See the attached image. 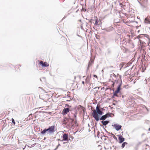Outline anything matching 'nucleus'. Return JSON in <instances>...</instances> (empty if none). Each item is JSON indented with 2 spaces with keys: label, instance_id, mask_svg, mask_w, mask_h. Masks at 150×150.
I'll list each match as a JSON object with an SVG mask.
<instances>
[{
  "label": "nucleus",
  "instance_id": "nucleus-1",
  "mask_svg": "<svg viewBox=\"0 0 150 150\" xmlns=\"http://www.w3.org/2000/svg\"><path fill=\"white\" fill-rule=\"evenodd\" d=\"M103 114V111L100 110L98 107V105H97L96 108V110H93L92 115L93 117L95 118V120L98 121L99 120V115H102Z\"/></svg>",
  "mask_w": 150,
  "mask_h": 150
},
{
  "label": "nucleus",
  "instance_id": "nucleus-2",
  "mask_svg": "<svg viewBox=\"0 0 150 150\" xmlns=\"http://www.w3.org/2000/svg\"><path fill=\"white\" fill-rule=\"evenodd\" d=\"M55 132V126H52L49 127L48 128H45L41 132V133L42 135L47 133V134L50 135L53 134Z\"/></svg>",
  "mask_w": 150,
  "mask_h": 150
},
{
  "label": "nucleus",
  "instance_id": "nucleus-3",
  "mask_svg": "<svg viewBox=\"0 0 150 150\" xmlns=\"http://www.w3.org/2000/svg\"><path fill=\"white\" fill-rule=\"evenodd\" d=\"M63 138V140L65 141H68L70 139L69 137V135L68 134L64 133L62 137Z\"/></svg>",
  "mask_w": 150,
  "mask_h": 150
},
{
  "label": "nucleus",
  "instance_id": "nucleus-4",
  "mask_svg": "<svg viewBox=\"0 0 150 150\" xmlns=\"http://www.w3.org/2000/svg\"><path fill=\"white\" fill-rule=\"evenodd\" d=\"M112 126H113L117 131L120 129L122 127L121 125L117 124H114V125H112Z\"/></svg>",
  "mask_w": 150,
  "mask_h": 150
},
{
  "label": "nucleus",
  "instance_id": "nucleus-5",
  "mask_svg": "<svg viewBox=\"0 0 150 150\" xmlns=\"http://www.w3.org/2000/svg\"><path fill=\"white\" fill-rule=\"evenodd\" d=\"M117 136L118 137L119 143H121L125 141V138L121 135H118Z\"/></svg>",
  "mask_w": 150,
  "mask_h": 150
},
{
  "label": "nucleus",
  "instance_id": "nucleus-6",
  "mask_svg": "<svg viewBox=\"0 0 150 150\" xmlns=\"http://www.w3.org/2000/svg\"><path fill=\"white\" fill-rule=\"evenodd\" d=\"M70 110V109L69 108H64L62 111V114L64 115H65L68 113Z\"/></svg>",
  "mask_w": 150,
  "mask_h": 150
},
{
  "label": "nucleus",
  "instance_id": "nucleus-7",
  "mask_svg": "<svg viewBox=\"0 0 150 150\" xmlns=\"http://www.w3.org/2000/svg\"><path fill=\"white\" fill-rule=\"evenodd\" d=\"M40 64L42 67H47L49 66V64H48L46 62H43L42 61H40Z\"/></svg>",
  "mask_w": 150,
  "mask_h": 150
},
{
  "label": "nucleus",
  "instance_id": "nucleus-8",
  "mask_svg": "<svg viewBox=\"0 0 150 150\" xmlns=\"http://www.w3.org/2000/svg\"><path fill=\"white\" fill-rule=\"evenodd\" d=\"M114 29V28L112 27H110L108 28H105L103 29V30H105L106 31L108 32H109L112 31Z\"/></svg>",
  "mask_w": 150,
  "mask_h": 150
},
{
  "label": "nucleus",
  "instance_id": "nucleus-9",
  "mask_svg": "<svg viewBox=\"0 0 150 150\" xmlns=\"http://www.w3.org/2000/svg\"><path fill=\"white\" fill-rule=\"evenodd\" d=\"M69 121V119L65 117L63 120L62 122L63 124L66 125H67L68 122Z\"/></svg>",
  "mask_w": 150,
  "mask_h": 150
},
{
  "label": "nucleus",
  "instance_id": "nucleus-10",
  "mask_svg": "<svg viewBox=\"0 0 150 150\" xmlns=\"http://www.w3.org/2000/svg\"><path fill=\"white\" fill-rule=\"evenodd\" d=\"M122 81L121 80V82L120 83L118 86L117 87V89L116 91H117V92H118L119 93L120 92V90L121 89V85L122 84Z\"/></svg>",
  "mask_w": 150,
  "mask_h": 150
},
{
  "label": "nucleus",
  "instance_id": "nucleus-11",
  "mask_svg": "<svg viewBox=\"0 0 150 150\" xmlns=\"http://www.w3.org/2000/svg\"><path fill=\"white\" fill-rule=\"evenodd\" d=\"M107 118H108V116L107 115L105 114L104 115L102 116L99 118V120L103 121L105 120Z\"/></svg>",
  "mask_w": 150,
  "mask_h": 150
},
{
  "label": "nucleus",
  "instance_id": "nucleus-12",
  "mask_svg": "<svg viewBox=\"0 0 150 150\" xmlns=\"http://www.w3.org/2000/svg\"><path fill=\"white\" fill-rule=\"evenodd\" d=\"M101 122L102 123L103 125L104 126L106 125L109 122V121L106 120L105 121H101Z\"/></svg>",
  "mask_w": 150,
  "mask_h": 150
},
{
  "label": "nucleus",
  "instance_id": "nucleus-13",
  "mask_svg": "<svg viewBox=\"0 0 150 150\" xmlns=\"http://www.w3.org/2000/svg\"><path fill=\"white\" fill-rule=\"evenodd\" d=\"M144 22L146 24H150V21H149L148 17L145 18Z\"/></svg>",
  "mask_w": 150,
  "mask_h": 150
},
{
  "label": "nucleus",
  "instance_id": "nucleus-14",
  "mask_svg": "<svg viewBox=\"0 0 150 150\" xmlns=\"http://www.w3.org/2000/svg\"><path fill=\"white\" fill-rule=\"evenodd\" d=\"M128 144L126 142H124L122 144L121 147L122 148H124L126 144Z\"/></svg>",
  "mask_w": 150,
  "mask_h": 150
},
{
  "label": "nucleus",
  "instance_id": "nucleus-15",
  "mask_svg": "<svg viewBox=\"0 0 150 150\" xmlns=\"http://www.w3.org/2000/svg\"><path fill=\"white\" fill-rule=\"evenodd\" d=\"M111 50L110 49L108 48L107 50V55H109L111 54Z\"/></svg>",
  "mask_w": 150,
  "mask_h": 150
},
{
  "label": "nucleus",
  "instance_id": "nucleus-16",
  "mask_svg": "<svg viewBox=\"0 0 150 150\" xmlns=\"http://www.w3.org/2000/svg\"><path fill=\"white\" fill-rule=\"evenodd\" d=\"M119 93V92H117V91H116V90L114 92V93H113L114 96L118 97V96L117 95V93Z\"/></svg>",
  "mask_w": 150,
  "mask_h": 150
},
{
  "label": "nucleus",
  "instance_id": "nucleus-17",
  "mask_svg": "<svg viewBox=\"0 0 150 150\" xmlns=\"http://www.w3.org/2000/svg\"><path fill=\"white\" fill-rule=\"evenodd\" d=\"M98 23V21L97 19H96L95 21V25H98L99 26L100 25V23L99 24Z\"/></svg>",
  "mask_w": 150,
  "mask_h": 150
},
{
  "label": "nucleus",
  "instance_id": "nucleus-18",
  "mask_svg": "<svg viewBox=\"0 0 150 150\" xmlns=\"http://www.w3.org/2000/svg\"><path fill=\"white\" fill-rule=\"evenodd\" d=\"M89 80H90V77L89 76H87V77L86 79V81L87 83H88L89 82Z\"/></svg>",
  "mask_w": 150,
  "mask_h": 150
},
{
  "label": "nucleus",
  "instance_id": "nucleus-19",
  "mask_svg": "<svg viewBox=\"0 0 150 150\" xmlns=\"http://www.w3.org/2000/svg\"><path fill=\"white\" fill-rule=\"evenodd\" d=\"M79 106H80V107H81V108H82V110L83 111V113L84 114L85 113V109L82 106H81L80 105H79Z\"/></svg>",
  "mask_w": 150,
  "mask_h": 150
},
{
  "label": "nucleus",
  "instance_id": "nucleus-20",
  "mask_svg": "<svg viewBox=\"0 0 150 150\" xmlns=\"http://www.w3.org/2000/svg\"><path fill=\"white\" fill-rule=\"evenodd\" d=\"M111 135H112V137L115 139L116 141H117V137L115 135H114L112 133H111L110 134Z\"/></svg>",
  "mask_w": 150,
  "mask_h": 150
},
{
  "label": "nucleus",
  "instance_id": "nucleus-21",
  "mask_svg": "<svg viewBox=\"0 0 150 150\" xmlns=\"http://www.w3.org/2000/svg\"><path fill=\"white\" fill-rule=\"evenodd\" d=\"M112 114L111 113H108L106 114L107 115V116H108V117H111V115Z\"/></svg>",
  "mask_w": 150,
  "mask_h": 150
},
{
  "label": "nucleus",
  "instance_id": "nucleus-22",
  "mask_svg": "<svg viewBox=\"0 0 150 150\" xmlns=\"http://www.w3.org/2000/svg\"><path fill=\"white\" fill-rule=\"evenodd\" d=\"M11 121L13 123L14 125L16 123L15 122L14 119L13 118L11 119Z\"/></svg>",
  "mask_w": 150,
  "mask_h": 150
},
{
  "label": "nucleus",
  "instance_id": "nucleus-23",
  "mask_svg": "<svg viewBox=\"0 0 150 150\" xmlns=\"http://www.w3.org/2000/svg\"><path fill=\"white\" fill-rule=\"evenodd\" d=\"M76 115H77V113L76 112L75 113V114L74 115V117L75 118H77L76 117Z\"/></svg>",
  "mask_w": 150,
  "mask_h": 150
},
{
  "label": "nucleus",
  "instance_id": "nucleus-24",
  "mask_svg": "<svg viewBox=\"0 0 150 150\" xmlns=\"http://www.w3.org/2000/svg\"><path fill=\"white\" fill-rule=\"evenodd\" d=\"M142 142H139L137 144V146H139V145H141L142 144Z\"/></svg>",
  "mask_w": 150,
  "mask_h": 150
},
{
  "label": "nucleus",
  "instance_id": "nucleus-25",
  "mask_svg": "<svg viewBox=\"0 0 150 150\" xmlns=\"http://www.w3.org/2000/svg\"><path fill=\"white\" fill-rule=\"evenodd\" d=\"M32 114H30L29 115L28 117H29L30 119H32Z\"/></svg>",
  "mask_w": 150,
  "mask_h": 150
},
{
  "label": "nucleus",
  "instance_id": "nucleus-26",
  "mask_svg": "<svg viewBox=\"0 0 150 150\" xmlns=\"http://www.w3.org/2000/svg\"><path fill=\"white\" fill-rule=\"evenodd\" d=\"M77 118H75L74 122L75 124L76 125L77 124Z\"/></svg>",
  "mask_w": 150,
  "mask_h": 150
},
{
  "label": "nucleus",
  "instance_id": "nucleus-27",
  "mask_svg": "<svg viewBox=\"0 0 150 150\" xmlns=\"http://www.w3.org/2000/svg\"><path fill=\"white\" fill-rule=\"evenodd\" d=\"M139 41L141 44H143V43H145L144 42H142V40H139Z\"/></svg>",
  "mask_w": 150,
  "mask_h": 150
},
{
  "label": "nucleus",
  "instance_id": "nucleus-28",
  "mask_svg": "<svg viewBox=\"0 0 150 150\" xmlns=\"http://www.w3.org/2000/svg\"><path fill=\"white\" fill-rule=\"evenodd\" d=\"M69 119V120L70 119V120H71L72 122H74L75 119H74L71 118H70Z\"/></svg>",
  "mask_w": 150,
  "mask_h": 150
},
{
  "label": "nucleus",
  "instance_id": "nucleus-29",
  "mask_svg": "<svg viewBox=\"0 0 150 150\" xmlns=\"http://www.w3.org/2000/svg\"><path fill=\"white\" fill-rule=\"evenodd\" d=\"M93 76L94 77L96 78H97V77H98L96 75H93Z\"/></svg>",
  "mask_w": 150,
  "mask_h": 150
},
{
  "label": "nucleus",
  "instance_id": "nucleus-30",
  "mask_svg": "<svg viewBox=\"0 0 150 150\" xmlns=\"http://www.w3.org/2000/svg\"><path fill=\"white\" fill-rule=\"evenodd\" d=\"M58 141H63V140H61L60 139H57Z\"/></svg>",
  "mask_w": 150,
  "mask_h": 150
},
{
  "label": "nucleus",
  "instance_id": "nucleus-31",
  "mask_svg": "<svg viewBox=\"0 0 150 150\" xmlns=\"http://www.w3.org/2000/svg\"><path fill=\"white\" fill-rule=\"evenodd\" d=\"M146 35V37L147 38H148V39L150 40V39H149V38H148V35Z\"/></svg>",
  "mask_w": 150,
  "mask_h": 150
},
{
  "label": "nucleus",
  "instance_id": "nucleus-32",
  "mask_svg": "<svg viewBox=\"0 0 150 150\" xmlns=\"http://www.w3.org/2000/svg\"><path fill=\"white\" fill-rule=\"evenodd\" d=\"M112 82H113V83L112 84V86L113 87H114V84L115 83V82H113V81H112Z\"/></svg>",
  "mask_w": 150,
  "mask_h": 150
},
{
  "label": "nucleus",
  "instance_id": "nucleus-33",
  "mask_svg": "<svg viewBox=\"0 0 150 150\" xmlns=\"http://www.w3.org/2000/svg\"><path fill=\"white\" fill-rule=\"evenodd\" d=\"M104 110V109H103V108H101L100 109V110H101L102 111Z\"/></svg>",
  "mask_w": 150,
  "mask_h": 150
},
{
  "label": "nucleus",
  "instance_id": "nucleus-34",
  "mask_svg": "<svg viewBox=\"0 0 150 150\" xmlns=\"http://www.w3.org/2000/svg\"><path fill=\"white\" fill-rule=\"evenodd\" d=\"M58 147H59V146H57L56 147V148L54 149V150H56V149H58Z\"/></svg>",
  "mask_w": 150,
  "mask_h": 150
},
{
  "label": "nucleus",
  "instance_id": "nucleus-35",
  "mask_svg": "<svg viewBox=\"0 0 150 150\" xmlns=\"http://www.w3.org/2000/svg\"><path fill=\"white\" fill-rule=\"evenodd\" d=\"M92 20V19H91V20H89V22H90V23H92V22H91V20Z\"/></svg>",
  "mask_w": 150,
  "mask_h": 150
},
{
  "label": "nucleus",
  "instance_id": "nucleus-36",
  "mask_svg": "<svg viewBox=\"0 0 150 150\" xmlns=\"http://www.w3.org/2000/svg\"><path fill=\"white\" fill-rule=\"evenodd\" d=\"M82 84H84V81H82Z\"/></svg>",
  "mask_w": 150,
  "mask_h": 150
},
{
  "label": "nucleus",
  "instance_id": "nucleus-37",
  "mask_svg": "<svg viewBox=\"0 0 150 150\" xmlns=\"http://www.w3.org/2000/svg\"><path fill=\"white\" fill-rule=\"evenodd\" d=\"M120 5L121 6H121V5H122V3H120Z\"/></svg>",
  "mask_w": 150,
  "mask_h": 150
},
{
  "label": "nucleus",
  "instance_id": "nucleus-38",
  "mask_svg": "<svg viewBox=\"0 0 150 150\" xmlns=\"http://www.w3.org/2000/svg\"><path fill=\"white\" fill-rule=\"evenodd\" d=\"M115 96H114V95H113V96H112V98H114V97H115Z\"/></svg>",
  "mask_w": 150,
  "mask_h": 150
},
{
  "label": "nucleus",
  "instance_id": "nucleus-39",
  "mask_svg": "<svg viewBox=\"0 0 150 150\" xmlns=\"http://www.w3.org/2000/svg\"><path fill=\"white\" fill-rule=\"evenodd\" d=\"M58 146H61L60 144H58V145H57Z\"/></svg>",
  "mask_w": 150,
  "mask_h": 150
},
{
  "label": "nucleus",
  "instance_id": "nucleus-40",
  "mask_svg": "<svg viewBox=\"0 0 150 150\" xmlns=\"http://www.w3.org/2000/svg\"><path fill=\"white\" fill-rule=\"evenodd\" d=\"M97 134H100V132H99V131H98V132H97Z\"/></svg>",
  "mask_w": 150,
  "mask_h": 150
},
{
  "label": "nucleus",
  "instance_id": "nucleus-41",
  "mask_svg": "<svg viewBox=\"0 0 150 150\" xmlns=\"http://www.w3.org/2000/svg\"><path fill=\"white\" fill-rule=\"evenodd\" d=\"M81 29H83V27H82V26H81Z\"/></svg>",
  "mask_w": 150,
  "mask_h": 150
},
{
  "label": "nucleus",
  "instance_id": "nucleus-42",
  "mask_svg": "<svg viewBox=\"0 0 150 150\" xmlns=\"http://www.w3.org/2000/svg\"><path fill=\"white\" fill-rule=\"evenodd\" d=\"M104 137H107V138H108V136H104Z\"/></svg>",
  "mask_w": 150,
  "mask_h": 150
},
{
  "label": "nucleus",
  "instance_id": "nucleus-43",
  "mask_svg": "<svg viewBox=\"0 0 150 150\" xmlns=\"http://www.w3.org/2000/svg\"><path fill=\"white\" fill-rule=\"evenodd\" d=\"M66 105H67V106H68V107H69V105H68L67 104Z\"/></svg>",
  "mask_w": 150,
  "mask_h": 150
},
{
  "label": "nucleus",
  "instance_id": "nucleus-44",
  "mask_svg": "<svg viewBox=\"0 0 150 150\" xmlns=\"http://www.w3.org/2000/svg\"><path fill=\"white\" fill-rule=\"evenodd\" d=\"M116 81H117H117H117V80H115V82H116Z\"/></svg>",
  "mask_w": 150,
  "mask_h": 150
},
{
  "label": "nucleus",
  "instance_id": "nucleus-45",
  "mask_svg": "<svg viewBox=\"0 0 150 150\" xmlns=\"http://www.w3.org/2000/svg\"><path fill=\"white\" fill-rule=\"evenodd\" d=\"M110 136H111V137H112V135H111H111H110Z\"/></svg>",
  "mask_w": 150,
  "mask_h": 150
},
{
  "label": "nucleus",
  "instance_id": "nucleus-46",
  "mask_svg": "<svg viewBox=\"0 0 150 150\" xmlns=\"http://www.w3.org/2000/svg\"><path fill=\"white\" fill-rule=\"evenodd\" d=\"M100 125L101 126H102V125L100 124Z\"/></svg>",
  "mask_w": 150,
  "mask_h": 150
},
{
  "label": "nucleus",
  "instance_id": "nucleus-47",
  "mask_svg": "<svg viewBox=\"0 0 150 150\" xmlns=\"http://www.w3.org/2000/svg\"><path fill=\"white\" fill-rule=\"evenodd\" d=\"M88 126L89 127H90V125H89V124H88Z\"/></svg>",
  "mask_w": 150,
  "mask_h": 150
},
{
  "label": "nucleus",
  "instance_id": "nucleus-48",
  "mask_svg": "<svg viewBox=\"0 0 150 150\" xmlns=\"http://www.w3.org/2000/svg\"><path fill=\"white\" fill-rule=\"evenodd\" d=\"M149 131H150V128H149Z\"/></svg>",
  "mask_w": 150,
  "mask_h": 150
},
{
  "label": "nucleus",
  "instance_id": "nucleus-49",
  "mask_svg": "<svg viewBox=\"0 0 150 150\" xmlns=\"http://www.w3.org/2000/svg\"><path fill=\"white\" fill-rule=\"evenodd\" d=\"M45 139H46V138L45 137V138H44V140H45Z\"/></svg>",
  "mask_w": 150,
  "mask_h": 150
},
{
  "label": "nucleus",
  "instance_id": "nucleus-50",
  "mask_svg": "<svg viewBox=\"0 0 150 150\" xmlns=\"http://www.w3.org/2000/svg\"><path fill=\"white\" fill-rule=\"evenodd\" d=\"M96 38L97 39H98V37H97V36H96Z\"/></svg>",
  "mask_w": 150,
  "mask_h": 150
},
{
  "label": "nucleus",
  "instance_id": "nucleus-51",
  "mask_svg": "<svg viewBox=\"0 0 150 150\" xmlns=\"http://www.w3.org/2000/svg\"><path fill=\"white\" fill-rule=\"evenodd\" d=\"M40 81H42V80L41 79H40Z\"/></svg>",
  "mask_w": 150,
  "mask_h": 150
},
{
  "label": "nucleus",
  "instance_id": "nucleus-52",
  "mask_svg": "<svg viewBox=\"0 0 150 150\" xmlns=\"http://www.w3.org/2000/svg\"><path fill=\"white\" fill-rule=\"evenodd\" d=\"M65 143H65V142H63V144H65Z\"/></svg>",
  "mask_w": 150,
  "mask_h": 150
},
{
  "label": "nucleus",
  "instance_id": "nucleus-53",
  "mask_svg": "<svg viewBox=\"0 0 150 150\" xmlns=\"http://www.w3.org/2000/svg\"><path fill=\"white\" fill-rule=\"evenodd\" d=\"M51 113V112H49V113H50V114Z\"/></svg>",
  "mask_w": 150,
  "mask_h": 150
},
{
  "label": "nucleus",
  "instance_id": "nucleus-54",
  "mask_svg": "<svg viewBox=\"0 0 150 150\" xmlns=\"http://www.w3.org/2000/svg\"><path fill=\"white\" fill-rule=\"evenodd\" d=\"M67 101H69V100H67Z\"/></svg>",
  "mask_w": 150,
  "mask_h": 150
},
{
  "label": "nucleus",
  "instance_id": "nucleus-55",
  "mask_svg": "<svg viewBox=\"0 0 150 150\" xmlns=\"http://www.w3.org/2000/svg\"><path fill=\"white\" fill-rule=\"evenodd\" d=\"M114 74V75L115 76V74Z\"/></svg>",
  "mask_w": 150,
  "mask_h": 150
},
{
  "label": "nucleus",
  "instance_id": "nucleus-56",
  "mask_svg": "<svg viewBox=\"0 0 150 150\" xmlns=\"http://www.w3.org/2000/svg\"><path fill=\"white\" fill-rule=\"evenodd\" d=\"M86 24H88V23H86Z\"/></svg>",
  "mask_w": 150,
  "mask_h": 150
}]
</instances>
